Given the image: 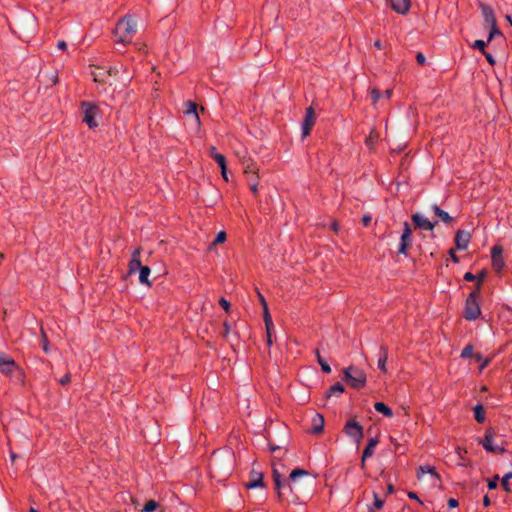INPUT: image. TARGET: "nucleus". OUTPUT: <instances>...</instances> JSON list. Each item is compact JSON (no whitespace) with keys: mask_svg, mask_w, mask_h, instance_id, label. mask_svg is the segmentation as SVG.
<instances>
[{"mask_svg":"<svg viewBox=\"0 0 512 512\" xmlns=\"http://www.w3.org/2000/svg\"><path fill=\"white\" fill-rule=\"evenodd\" d=\"M136 26L132 16L128 15L120 19L113 32L115 41L123 45L131 43L136 33Z\"/></svg>","mask_w":512,"mask_h":512,"instance_id":"obj_1","label":"nucleus"},{"mask_svg":"<svg viewBox=\"0 0 512 512\" xmlns=\"http://www.w3.org/2000/svg\"><path fill=\"white\" fill-rule=\"evenodd\" d=\"M312 482L309 472L304 469H294L291 471L289 479L287 480L286 496L288 493L297 494L300 492L306 484Z\"/></svg>","mask_w":512,"mask_h":512,"instance_id":"obj_2","label":"nucleus"},{"mask_svg":"<svg viewBox=\"0 0 512 512\" xmlns=\"http://www.w3.org/2000/svg\"><path fill=\"white\" fill-rule=\"evenodd\" d=\"M243 172L248 178L249 188L254 195L258 194L259 168L256 162L250 157L241 159Z\"/></svg>","mask_w":512,"mask_h":512,"instance_id":"obj_3","label":"nucleus"},{"mask_svg":"<svg viewBox=\"0 0 512 512\" xmlns=\"http://www.w3.org/2000/svg\"><path fill=\"white\" fill-rule=\"evenodd\" d=\"M344 379L353 388L359 389L366 384V375L363 371L350 366L344 370Z\"/></svg>","mask_w":512,"mask_h":512,"instance_id":"obj_4","label":"nucleus"},{"mask_svg":"<svg viewBox=\"0 0 512 512\" xmlns=\"http://www.w3.org/2000/svg\"><path fill=\"white\" fill-rule=\"evenodd\" d=\"M478 297H479L478 291L471 292L469 294V296L467 297L466 304H465V310H464L465 319L472 321L479 317L481 310H480V306L477 301Z\"/></svg>","mask_w":512,"mask_h":512,"instance_id":"obj_5","label":"nucleus"},{"mask_svg":"<svg viewBox=\"0 0 512 512\" xmlns=\"http://www.w3.org/2000/svg\"><path fill=\"white\" fill-rule=\"evenodd\" d=\"M82 109L84 113L83 121L88 125L89 128L97 127V117L99 115L98 107L91 102H83Z\"/></svg>","mask_w":512,"mask_h":512,"instance_id":"obj_6","label":"nucleus"},{"mask_svg":"<svg viewBox=\"0 0 512 512\" xmlns=\"http://www.w3.org/2000/svg\"><path fill=\"white\" fill-rule=\"evenodd\" d=\"M495 432L493 429H488L485 432V436L483 440H480L479 443L483 446V448L490 453L500 454L504 452V447L500 444H497L494 440Z\"/></svg>","mask_w":512,"mask_h":512,"instance_id":"obj_7","label":"nucleus"},{"mask_svg":"<svg viewBox=\"0 0 512 512\" xmlns=\"http://www.w3.org/2000/svg\"><path fill=\"white\" fill-rule=\"evenodd\" d=\"M345 433L351 437L357 444L360 443L363 437V428L362 426L355 420H349L345 424L344 427Z\"/></svg>","mask_w":512,"mask_h":512,"instance_id":"obj_8","label":"nucleus"},{"mask_svg":"<svg viewBox=\"0 0 512 512\" xmlns=\"http://www.w3.org/2000/svg\"><path fill=\"white\" fill-rule=\"evenodd\" d=\"M412 230L410 228V225L405 222L403 232L401 235L399 247H398V253L407 255L408 247L411 245L412 242Z\"/></svg>","mask_w":512,"mask_h":512,"instance_id":"obj_9","label":"nucleus"},{"mask_svg":"<svg viewBox=\"0 0 512 512\" xmlns=\"http://www.w3.org/2000/svg\"><path fill=\"white\" fill-rule=\"evenodd\" d=\"M316 121L313 107H308L305 111V117L302 123V137L305 138L310 134L312 127Z\"/></svg>","mask_w":512,"mask_h":512,"instance_id":"obj_10","label":"nucleus"},{"mask_svg":"<svg viewBox=\"0 0 512 512\" xmlns=\"http://www.w3.org/2000/svg\"><path fill=\"white\" fill-rule=\"evenodd\" d=\"M502 253H503V249L499 245H494L491 249L492 267L497 272H500L504 268V265H505Z\"/></svg>","mask_w":512,"mask_h":512,"instance_id":"obj_11","label":"nucleus"},{"mask_svg":"<svg viewBox=\"0 0 512 512\" xmlns=\"http://www.w3.org/2000/svg\"><path fill=\"white\" fill-rule=\"evenodd\" d=\"M412 221L416 227L423 230L433 231L436 226L435 222L430 221L427 217L419 213L412 215Z\"/></svg>","mask_w":512,"mask_h":512,"instance_id":"obj_12","label":"nucleus"},{"mask_svg":"<svg viewBox=\"0 0 512 512\" xmlns=\"http://www.w3.org/2000/svg\"><path fill=\"white\" fill-rule=\"evenodd\" d=\"M17 368L15 361L4 353L0 352V371L4 374H11Z\"/></svg>","mask_w":512,"mask_h":512,"instance_id":"obj_13","label":"nucleus"},{"mask_svg":"<svg viewBox=\"0 0 512 512\" xmlns=\"http://www.w3.org/2000/svg\"><path fill=\"white\" fill-rule=\"evenodd\" d=\"M471 239V235L469 232L464 230H459L455 236V245L458 250L467 249L469 242Z\"/></svg>","mask_w":512,"mask_h":512,"instance_id":"obj_14","label":"nucleus"},{"mask_svg":"<svg viewBox=\"0 0 512 512\" xmlns=\"http://www.w3.org/2000/svg\"><path fill=\"white\" fill-rule=\"evenodd\" d=\"M480 8L482 11L485 26L490 27L496 25L497 23L493 9L484 3H480Z\"/></svg>","mask_w":512,"mask_h":512,"instance_id":"obj_15","label":"nucleus"},{"mask_svg":"<svg viewBox=\"0 0 512 512\" xmlns=\"http://www.w3.org/2000/svg\"><path fill=\"white\" fill-rule=\"evenodd\" d=\"M389 3L391 8L401 15L408 13L411 6L410 0H389Z\"/></svg>","mask_w":512,"mask_h":512,"instance_id":"obj_16","label":"nucleus"},{"mask_svg":"<svg viewBox=\"0 0 512 512\" xmlns=\"http://www.w3.org/2000/svg\"><path fill=\"white\" fill-rule=\"evenodd\" d=\"M273 478L275 482V487L278 492V496L280 498H286L287 480L282 479L280 473L276 469L273 470Z\"/></svg>","mask_w":512,"mask_h":512,"instance_id":"obj_17","label":"nucleus"},{"mask_svg":"<svg viewBox=\"0 0 512 512\" xmlns=\"http://www.w3.org/2000/svg\"><path fill=\"white\" fill-rule=\"evenodd\" d=\"M263 485V474L261 472L252 471L250 473V480L246 483L248 489H254Z\"/></svg>","mask_w":512,"mask_h":512,"instance_id":"obj_18","label":"nucleus"},{"mask_svg":"<svg viewBox=\"0 0 512 512\" xmlns=\"http://www.w3.org/2000/svg\"><path fill=\"white\" fill-rule=\"evenodd\" d=\"M377 444H378V440L376 438H371L369 440L367 446L365 447V449L363 451V455H362V459H361V467L362 468L365 467L366 459L369 458L370 456H372Z\"/></svg>","mask_w":512,"mask_h":512,"instance_id":"obj_19","label":"nucleus"},{"mask_svg":"<svg viewBox=\"0 0 512 512\" xmlns=\"http://www.w3.org/2000/svg\"><path fill=\"white\" fill-rule=\"evenodd\" d=\"M425 474H430L433 484L439 480V476L435 471V468L429 465L421 466L418 469L417 476L421 479Z\"/></svg>","mask_w":512,"mask_h":512,"instance_id":"obj_20","label":"nucleus"},{"mask_svg":"<svg viewBox=\"0 0 512 512\" xmlns=\"http://www.w3.org/2000/svg\"><path fill=\"white\" fill-rule=\"evenodd\" d=\"M185 114L186 115H191L193 116V119H194V122L196 124L197 127L200 126V118H199V115L197 113V105L194 103V102H187L185 104Z\"/></svg>","mask_w":512,"mask_h":512,"instance_id":"obj_21","label":"nucleus"},{"mask_svg":"<svg viewBox=\"0 0 512 512\" xmlns=\"http://www.w3.org/2000/svg\"><path fill=\"white\" fill-rule=\"evenodd\" d=\"M324 427V418L320 414H315L312 419V427L311 432L312 433H320L323 430Z\"/></svg>","mask_w":512,"mask_h":512,"instance_id":"obj_22","label":"nucleus"},{"mask_svg":"<svg viewBox=\"0 0 512 512\" xmlns=\"http://www.w3.org/2000/svg\"><path fill=\"white\" fill-rule=\"evenodd\" d=\"M387 360H388V350L385 346H381L380 347V355L378 358V368L384 373L387 372V367H386Z\"/></svg>","mask_w":512,"mask_h":512,"instance_id":"obj_23","label":"nucleus"},{"mask_svg":"<svg viewBox=\"0 0 512 512\" xmlns=\"http://www.w3.org/2000/svg\"><path fill=\"white\" fill-rule=\"evenodd\" d=\"M435 215L444 223H451L452 222V217L444 210L440 209L437 205H434L432 207Z\"/></svg>","mask_w":512,"mask_h":512,"instance_id":"obj_24","label":"nucleus"},{"mask_svg":"<svg viewBox=\"0 0 512 512\" xmlns=\"http://www.w3.org/2000/svg\"><path fill=\"white\" fill-rule=\"evenodd\" d=\"M151 273V270L148 266H143L140 270H139V281L141 284H144V285H147V286H151V283L148 279L149 275Z\"/></svg>","mask_w":512,"mask_h":512,"instance_id":"obj_25","label":"nucleus"},{"mask_svg":"<svg viewBox=\"0 0 512 512\" xmlns=\"http://www.w3.org/2000/svg\"><path fill=\"white\" fill-rule=\"evenodd\" d=\"M373 498V504L368 506L369 512H375V510H380L384 506V500H382L376 492H373Z\"/></svg>","mask_w":512,"mask_h":512,"instance_id":"obj_26","label":"nucleus"},{"mask_svg":"<svg viewBox=\"0 0 512 512\" xmlns=\"http://www.w3.org/2000/svg\"><path fill=\"white\" fill-rule=\"evenodd\" d=\"M374 409L377 412L382 413L386 417H392L393 416L392 410L383 402H376L374 404Z\"/></svg>","mask_w":512,"mask_h":512,"instance_id":"obj_27","label":"nucleus"},{"mask_svg":"<svg viewBox=\"0 0 512 512\" xmlns=\"http://www.w3.org/2000/svg\"><path fill=\"white\" fill-rule=\"evenodd\" d=\"M474 417L479 423H483L486 419V413L482 405L478 404L474 407Z\"/></svg>","mask_w":512,"mask_h":512,"instance_id":"obj_28","label":"nucleus"},{"mask_svg":"<svg viewBox=\"0 0 512 512\" xmlns=\"http://www.w3.org/2000/svg\"><path fill=\"white\" fill-rule=\"evenodd\" d=\"M344 392V386L341 383H336L330 387L327 392V397L340 396Z\"/></svg>","mask_w":512,"mask_h":512,"instance_id":"obj_29","label":"nucleus"},{"mask_svg":"<svg viewBox=\"0 0 512 512\" xmlns=\"http://www.w3.org/2000/svg\"><path fill=\"white\" fill-rule=\"evenodd\" d=\"M263 318L266 326V332L269 333V331L273 328V322L268 308L263 309Z\"/></svg>","mask_w":512,"mask_h":512,"instance_id":"obj_30","label":"nucleus"},{"mask_svg":"<svg viewBox=\"0 0 512 512\" xmlns=\"http://www.w3.org/2000/svg\"><path fill=\"white\" fill-rule=\"evenodd\" d=\"M143 266L141 265L140 259H131L129 263V273H135L139 271Z\"/></svg>","mask_w":512,"mask_h":512,"instance_id":"obj_31","label":"nucleus"},{"mask_svg":"<svg viewBox=\"0 0 512 512\" xmlns=\"http://www.w3.org/2000/svg\"><path fill=\"white\" fill-rule=\"evenodd\" d=\"M159 507V504L158 502L154 501V500H150L148 501L143 509H142V512H153L155 511L157 508Z\"/></svg>","mask_w":512,"mask_h":512,"instance_id":"obj_32","label":"nucleus"},{"mask_svg":"<svg viewBox=\"0 0 512 512\" xmlns=\"http://www.w3.org/2000/svg\"><path fill=\"white\" fill-rule=\"evenodd\" d=\"M512 479V472L506 473L502 478V487L506 492H510L509 480Z\"/></svg>","mask_w":512,"mask_h":512,"instance_id":"obj_33","label":"nucleus"},{"mask_svg":"<svg viewBox=\"0 0 512 512\" xmlns=\"http://www.w3.org/2000/svg\"><path fill=\"white\" fill-rule=\"evenodd\" d=\"M317 358H318V363L320 364L322 370L325 373H330L331 372V367L329 366V364L323 358H321V356H320L318 351H317Z\"/></svg>","mask_w":512,"mask_h":512,"instance_id":"obj_34","label":"nucleus"},{"mask_svg":"<svg viewBox=\"0 0 512 512\" xmlns=\"http://www.w3.org/2000/svg\"><path fill=\"white\" fill-rule=\"evenodd\" d=\"M486 44H487V42H485L484 40H476L472 44V47L474 49L479 50L483 54L486 52V50H485Z\"/></svg>","mask_w":512,"mask_h":512,"instance_id":"obj_35","label":"nucleus"},{"mask_svg":"<svg viewBox=\"0 0 512 512\" xmlns=\"http://www.w3.org/2000/svg\"><path fill=\"white\" fill-rule=\"evenodd\" d=\"M490 29V32H489V35H488V39H487V43L491 42L492 39L497 36V35H501V32L500 30L497 28V24L496 25H493V26H490L489 27Z\"/></svg>","mask_w":512,"mask_h":512,"instance_id":"obj_36","label":"nucleus"},{"mask_svg":"<svg viewBox=\"0 0 512 512\" xmlns=\"http://www.w3.org/2000/svg\"><path fill=\"white\" fill-rule=\"evenodd\" d=\"M370 95L373 105H375L379 101V99L382 98V93H380V91H378L376 88L370 90Z\"/></svg>","mask_w":512,"mask_h":512,"instance_id":"obj_37","label":"nucleus"},{"mask_svg":"<svg viewBox=\"0 0 512 512\" xmlns=\"http://www.w3.org/2000/svg\"><path fill=\"white\" fill-rule=\"evenodd\" d=\"M225 241H226V233L224 231H220L217 234L214 242L212 243V246L220 244V243H224Z\"/></svg>","mask_w":512,"mask_h":512,"instance_id":"obj_38","label":"nucleus"},{"mask_svg":"<svg viewBox=\"0 0 512 512\" xmlns=\"http://www.w3.org/2000/svg\"><path fill=\"white\" fill-rule=\"evenodd\" d=\"M217 164L219 165L220 169H222L223 167H227L226 165V158L223 154H220V155H215V157L213 158Z\"/></svg>","mask_w":512,"mask_h":512,"instance_id":"obj_39","label":"nucleus"},{"mask_svg":"<svg viewBox=\"0 0 512 512\" xmlns=\"http://www.w3.org/2000/svg\"><path fill=\"white\" fill-rule=\"evenodd\" d=\"M125 71V68L123 67V65H119V66H114V67H111L108 71H107V74L109 76H112V75H116L119 73V71Z\"/></svg>","mask_w":512,"mask_h":512,"instance_id":"obj_40","label":"nucleus"},{"mask_svg":"<svg viewBox=\"0 0 512 512\" xmlns=\"http://www.w3.org/2000/svg\"><path fill=\"white\" fill-rule=\"evenodd\" d=\"M472 352H473V348L471 345H467L461 352V357L462 358H467L469 356L472 355Z\"/></svg>","mask_w":512,"mask_h":512,"instance_id":"obj_41","label":"nucleus"},{"mask_svg":"<svg viewBox=\"0 0 512 512\" xmlns=\"http://www.w3.org/2000/svg\"><path fill=\"white\" fill-rule=\"evenodd\" d=\"M104 73L98 69V72H93V77H94V81L96 82H104L105 79H104Z\"/></svg>","mask_w":512,"mask_h":512,"instance_id":"obj_42","label":"nucleus"},{"mask_svg":"<svg viewBox=\"0 0 512 512\" xmlns=\"http://www.w3.org/2000/svg\"><path fill=\"white\" fill-rule=\"evenodd\" d=\"M376 139H377V135H375L374 132L372 131L370 136L366 138L365 142H366L367 146L372 147V145L374 144Z\"/></svg>","mask_w":512,"mask_h":512,"instance_id":"obj_43","label":"nucleus"},{"mask_svg":"<svg viewBox=\"0 0 512 512\" xmlns=\"http://www.w3.org/2000/svg\"><path fill=\"white\" fill-rule=\"evenodd\" d=\"M486 276V271H481L477 276H476V279L478 281V286H477V289L475 291H478L479 292V289H480V284L483 282L484 278Z\"/></svg>","mask_w":512,"mask_h":512,"instance_id":"obj_44","label":"nucleus"},{"mask_svg":"<svg viewBox=\"0 0 512 512\" xmlns=\"http://www.w3.org/2000/svg\"><path fill=\"white\" fill-rule=\"evenodd\" d=\"M499 476L496 475L492 480L488 482V488L489 489H495L498 485Z\"/></svg>","mask_w":512,"mask_h":512,"instance_id":"obj_45","label":"nucleus"},{"mask_svg":"<svg viewBox=\"0 0 512 512\" xmlns=\"http://www.w3.org/2000/svg\"><path fill=\"white\" fill-rule=\"evenodd\" d=\"M219 304L221 305V307L225 310V311H229L230 309V303L225 299V298H221L219 300Z\"/></svg>","mask_w":512,"mask_h":512,"instance_id":"obj_46","label":"nucleus"},{"mask_svg":"<svg viewBox=\"0 0 512 512\" xmlns=\"http://www.w3.org/2000/svg\"><path fill=\"white\" fill-rule=\"evenodd\" d=\"M483 55L485 56L486 60L488 61V63L490 65H492V66L495 65L496 61H495L494 57L490 53L485 52V53H483Z\"/></svg>","mask_w":512,"mask_h":512,"instance_id":"obj_47","label":"nucleus"},{"mask_svg":"<svg viewBox=\"0 0 512 512\" xmlns=\"http://www.w3.org/2000/svg\"><path fill=\"white\" fill-rule=\"evenodd\" d=\"M70 380H71L70 374H66L59 379V383L61 385H66L70 382Z\"/></svg>","mask_w":512,"mask_h":512,"instance_id":"obj_48","label":"nucleus"},{"mask_svg":"<svg viewBox=\"0 0 512 512\" xmlns=\"http://www.w3.org/2000/svg\"><path fill=\"white\" fill-rule=\"evenodd\" d=\"M416 59L420 65H424L426 62L425 56L422 53H418Z\"/></svg>","mask_w":512,"mask_h":512,"instance_id":"obj_49","label":"nucleus"},{"mask_svg":"<svg viewBox=\"0 0 512 512\" xmlns=\"http://www.w3.org/2000/svg\"><path fill=\"white\" fill-rule=\"evenodd\" d=\"M490 358H485L481 361V365L479 367V371H483V369L489 364Z\"/></svg>","mask_w":512,"mask_h":512,"instance_id":"obj_50","label":"nucleus"},{"mask_svg":"<svg viewBox=\"0 0 512 512\" xmlns=\"http://www.w3.org/2000/svg\"><path fill=\"white\" fill-rule=\"evenodd\" d=\"M448 506L450 508H456L458 506V501L456 499H454V498H450L448 500Z\"/></svg>","mask_w":512,"mask_h":512,"instance_id":"obj_51","label":"nucleus"},{"mask_svg":"<svg viewBox=\"0 0 512 512\" xmlns=\"http://www.w3.org/2000/svg\"><path fill=\"white\" fill-rule=\"evenodd\" d=\"M464 279H465L466 281H473V280H475V279H476V275H474V274H472V273H470V272H467V273H465V275H464Z\"/></svg>","mask_w":512,"mask_h":512,"instance_id":"obj_52","label":"nucleus"},{"mask_svg":"<svg viewBox=\"0 0 512 512\" xmlns=\"http://www.w3.org/2000/svg\"><path fill=\"white\" fill-rule=\"evenodd\" d=\"M43 350H44L45 353L49 352L48 341H47L46 336H45L44 333H43Z\"/></svg>","mask_w":512,"mask_h":512,"instance_id":"obj_53","label":"nucleus"},{"mask_svg":"<svg viewBox=\"0 0 512 512\" xmlns=\"http://www.w3.org/2000/svg\"><path fill=\"white\" fill-rule=\"evenodd\" d=\"M221 170V175H222V178L228 182L229 181V178H228V173H227V167H223Z\"/></svg>","mask_w":512,"mask_h":512,"instance_id":"obj_54","label":"nucleus"},{"mask_svg":"<svg viewBox=\"0 0 512 512\" xmlns=\"http://www.w3.org/2000/svg\"><path fill=\"white\" fill-rule=\"evenodd\" d=\"M258 295H259L260 303L263 306V309H267L268 306H267V302H266L265 298L263 297V295L261 293H258Z\"/></svg>","mask_w":512,"mask_h":512,"instance_id":"obj_55","label":"nucleus"},{"mask_svg":"<svg viewBox=\"0 0 512 512\" xmlns=\"http://www.w3.org/2000/svg\"><path fill=\"white\" fill-rule=\"evenodd\" d=\"M449 255H450V257H451V259H452V261H453V262H455V263H458V262H459V259H458V257L455 255V252H454V250H453V249H451V250L449 251Z\"/></svg>","mask_w":512,"mask_h":512,"instance_id":"obj_56","label":"nucleus"},{"mask_svg":"<svg viewBox=\"0 0 512 512\" xmlns=\"http://www.w3.org/2000/svg\"><path fill=\"white\" fill-rule=\"evenodd\" d=\"M209 153H210V156H211L212 158H214V157H215V155H220V154H221V153H218V152H217V150H216V148H215L214 146H211V147L209 148Z\"/></svg>","mask_w":512,"mask_h":512,"instance_id":"obj_57","label":"nucleus"},{"mask_svg":"<svg viewBox=\"0 0 512 512\" xmlns=\"http://www.w3.org/2000/svg\"><path fill=\"white\" fill-rule=\"evenodd\" d=\"M57 47L60 49V50H65L66 47H67V44L65 41L61 40L57 43Z\"/></svg>","mask_w":512,"mask_h":512,"instance_id":"obj_58","label":"nucleus"},{"mask_svg":"<svg viewBox=\"0 0 512 512\" xmlns=\"http://www.w3.org/2000/svg\"><path fill=\"white\" fill-rule=\"evenodd\" d=\"M408 497H409L410 499L417 500V501H419V502L421 503V501H420V499L418 498L417 494H416V493H414V492H409V493H408Z\"/></svg>","mask_w":512,"mask_h":512,"instance_id":"obj_59","label":"nucleus"},{"mask_svg":"<svg viewBox=\"0 0 512 512\" xmlns=\"http://www.w3.org/2000/svg\"><path fill=\"white\" fill-rule=\"evenodd\" d=\"M392 95V90L391 89H387L383 94H382V97H385L387 99H390Z\"/></svg>","mask_w":512,"mask_h":512,"instance_id":"obj_60","label":"nucleus"},{"mask_svg":"<svg viewBox=\"0 0 512 512\" xmlns=\"http://www.w3.org/2000/svg\"><path fill=\"white\" fill-rule=\"evenodd\" d=\"M140 249H136L132 254V259H140Z\"/></svg>","mask_w":512,"mask_h":512,"instance_id":"obj_61","label":"nucleus"},{"mask_svg":"<svg viewBox=\"0 0 512 512\" xmlns=\"http://www.w3.org/2000/svg\"><path fill=\"white\" fill-rule=\"evenodd\" d=\"M370 221H371V217H370V216H364V217L362 218V222H363V224H364L365 226H367V225L370 223Z\"/></svg>","mask_w":512,"mask_h":512,"instance_id":"obj_62","label":"nucleus"},{"mask_svg":"<svg viewBox=\"0 0 512 512\" xmlns=\"http://www.w3.org/2000/svg\"><path fill=\"white\" fill-rule=\"evenodd\" d=\"M374 46L377 49H382L383 48V43L380 40H377V41L374 42Z\"/></svg>","mask_w":512,"mask_h":512,"instance_id":"obj_63","label":"nucleus"},{"mask_svg":"<svg viewBox=\"0 0 512 512\" xmlns=\"http://www.w3.org/2000/svg\"><path fill=\"white\" fill-rule=\"evenodd\" d=\"M394 492L393 484H388L387 486V494H392Z\"/></svg>","mask_w":512,"mask_h":512,"instance_id":"obj_64","label":"nucleus"}]
</instances>
